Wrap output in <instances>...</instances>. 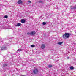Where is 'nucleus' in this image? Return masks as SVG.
I'll list each match as a JSON object with an SVG mask.
<instances>
[{
  "mask_svg": "<svg viewBox=\"0 0 76 76\" xmlns=\"http://www.w3.org/2000/svg\"><path fill=\"white\" fill-rule=\"evenodd\" d=\"M36 33V32L33 31L30 32V35H35Z\"/></svg>",
  "mask_w": 76,
  "mask_h": 76,
  "instance_id": "nucleus-4",
  "label": "nucleus"
},
{
  "mask_svg": "<svg viewBox=\"0 0 76 76\" xmlns=\"http://www.w3.org/2000/svg\"><path fill=\"white\" fill-rule=\"evenodd\" d=\"M76 8L75 7H73V8H72L73 9H76Z\"/></svg>",
  "mask_w": 76,
  "mask_h": 76,
  "instance_id": "nucleus-19",
  "label": "nucleus"
},
{
  "mask_svg": "<svg viewBox=\"0 0 76 76\" xmlns=\"http://www.w3.org/2000/svg\"><path fill=\"white\" fill-rule=\"evenodd\" d=\"M7 66V64H3V67H5Z\"/></svg>",
  "mask_w": 76,
  "mask_h": 76,
  "instance_id": "nucleus-9",
  "label": "nucleus"
},
{
  "mask_svg": "<svg viewBox=\"0 0 76 76\" xmlns=\"http://www.w3.org/2000/svg\"><path fill=\"white\" fill-rule=\"evenodd\" d=\"M31 47L33 48V47H35V45H31Z\"/></svg>",
  "mask_w": 76,
  "mask_h": 76,
  "instance_id": "nucleus-14",
  "label": "nucleus"
},
{
  "mask_svg": "<svg viewBox=\"0 0 76 76\" xmlns=\"http://www.w3.org/2000/svg\"><path fill=\"white\" fill-rule=\"evenodd\" d=\"M52 66H53L52 65H49L48 66V67L49 68H51V67H52Z\"/></svg>",
  "mask_w": 76,
  "mask_h": 76,
  "instance_id": "nucleus-10",
  "label": "nucleus"
},
{
  "mask_svg": "<svg viewBox=\"0 0 76 76\" xmlns=\"http://www.w3.org/2000/svg\"><path fill=\"white\" fill-rule=\"evenodd\" d=\"M18 51H22V50L20 49H18Z\"/></svg>",
  "mask_w": 76,
  "mask_h": 76,
  "instance_id": "nucleus-16",
  "label": "nucleus"
},
{
  "mask_svg": "<svg viewBox=\"0 0 76 76\" xmlns=\"http://www.w3.org/2000/svg\"><path fill=\"white\" fill-rule=\"evenodd\" d=\"M21 22L22 23H25V19H22L21 21Z\"/></svg>",
  "mask_w": 76,
  "mask_h": 76,
  "instance_id": "nucleus-6",
  "label": "nucleus"
},
{
  "mask_svg": "<svg viewBox=\"0 0 76 76\" xmlns=\"http://www.w3.org/2000/svg\"><path fill=\"white\" fill-rule=\"evenodd\" d=\"M45 47V45L44 44H42L41 46V48L42 49H44Z\"/></svg>",
  "mask_w": 76,
  "mask_h": 76,
  "instance_id": "nucleus-5",
  "label": "nucleus"
},
{
  "mask_svg": "<svg viewBox=\"0 0 76 76\" xmlns=\"http://www.w3.org/2000/svg\"><path fill=\"white\" fill-rule=\"evenodd\" d=\"M30 34H31L30 33H29V32L27 33V35H29Z\"/></svg>",
  "mask_w": 76,
  "mask_h": 76,
  "instance_id": "nucleus-18",
  "label": "nucleus"
},
{
  "mask_svg": "<svg viewBox=\"0 0 76 76\" xmlns=\"http://www.w3.org/2000/svg\"><path fill=\"white\" fill-rule=\"evenodd\" d=\"M18 4H22V2L21 0H19L18 2Z\"/></svg>",
  "mask_w": 76,
  "mask_h": 76,
  "instance_id": "nucleus-7",
  "label": "nucleus"
},
{
  "mask_svg": "<svg viewBox=\"0 0 76 76\" xmlns=\"http://www.w3.org/2000/svg\"><path fill=\"white\" fill-rule=\"evenodd\" d=\"M69 58H70L69 57H67V59H69Z\"/></svg>",
  "mask_w": 76,
  "mask_h": 76,
  "instance_id": "nucleus-20",
  "label": "nucleus"
},
{
  "mask_svg": "<svg viewBox=\"0 0 76 76\" xmlns=\"http://www.w3.org/2000/svg\"><path fill=\"white\" fill-rule=\"evenodd\" d=\"M70 69L71 70H73L74 69V68L73 66L70 67Z\"/></svg>",
  "mask_w": 76,
  "mask_h": 76,
  "instance_id": "nucleus-12",
  "label": "nucleus"
},
{
  "mask_svg": "<svg viewBox=\"0 0 76 76\" xmlns=\"http://www.w3.org/2000/svg\"><path fill=\"white\" fill-rule=\"evenodd\" d=\"M63 42H59L58 43H57V44H59V45H61V44H62V43H63Z\"/></svg>",
  "mask_w": 76,
  "mask_h": 76,
  "instance_id": "nucleus-11",
  "label": "nucleus"
},
{
  "mask_svg": "<svg viewBox=\"0 0 76 76\" xmlns=\"http://www.w3.org/2000/svg\"><path fill=\"white\" fill-rule=\"evenodd\" d=\"M21 25V24L20 23H18L17 25H15L16 26H20Z\"/></svg>",
  "mask_w": 76,
  "mask_h": 76,
  "instance_id": "nucleus-8",
  "label": "nucleus"
},
{
  "mask_svg": "<svg viewBox=\"0 0 76 76\" xmlns=\"http://www.w3.org/2000/svg\"><path fill=\"white\" fill-rule=\"evenodd\" d=\"M70 36V34L69 33H66L65 34H64L62 36V37L66 39V38H69Z\"/></svg>",
  "mask_w": 76,
  "mask_h": 76,
  "instance_id": "nucleus-1",
  "label": "nucleus"
},
{
  "mask_svg": "<svg viewBox=\"0 0 76 76\" xmlns=\"http://www.w3.org/2000/svg\"><path fill=\"white\" fill-rule=\"evenodd\" d=\"M39 3H41V1H39Z\"/></svg>",
  "mask_w": 76,
  "mask_h": 76,
  "instance_id": "nucleus-22",
  "label": "nucleus"
},
{
  "mask_svg": "<svg viewBox=\"0 0 76 76\" xmlns=\"http://www.w3.org/2000/svg\"><path fill=\"white\" fill-rule=\"evenodd\" d=\"M7 46H9V43H8L7 45L6 46L4 45L1 48V50H7Z\"/></svg>",
  "mask_w": 76,
  "mask_h": 76,
  "instance_id": "nucleus-2",
  "label": "nucleus"
},
{
  "mask_svg": "<svg viewBox=\"0 0 76 76\" xmlns=\"http://www.w3.org/2000/svg\"><path fill=\"white\" fill-rule=\"evenodd\" d=\"M4 18H8V16L7 15H5L4 16Z\"/></svg>",
  "mask_w": 76,
  "mask_h": 76,
  "instance_id": "nucleus-15",
  "label": "nucleus"
},
{
  "mask_svg": "<svg viewBox=\"0 0 76 76\" xmlns=\"http://www.w3.org/2000/svg\"><path fill=\"white\" fill-rule=\"evenodd\" d=\"M20 76H26L25 75H21Z\"/></svg>",
  "mask_w": 76,
  "mask_h": 76,
  "instance_id": "nucleus-21",
  "label": "nucleus"
},
{
  "mask_svg": "<svg viewBox=\"0 0 76 76\" xmlns=\"http://www.w3.org/2000/svg\"><path fill=\"white\" fill-rule=\"evenodd\" d=\"M28 3H31V1H28Z\"/></svg>",
  "mask_w": 76,
  "mask_h": 76,
  "instance_id": "nucleus-17",
  "label": "nucleus"
},
{
  "mask_svg": "<svg viewBox=\"0 0 76 76\" xmlns=\"http://www.w3.org/2000/svg\"><path fill=\"white\" fill-rule=\"evenodd\" d=\"M46 24H47V23H45V22H43V23H42V25H45Z\"/></svg>",
  "mask_w": 76,
  "mask_h": 76,
  "instance_id": "nucleus-13",
  "label": "nucleus"
},
{
  "mask_svg": "<svg viewBox=\"0 0 76 76\" xmlns=\"http://www.w3.org/2000/svg\"><path fill=\"white\" fill-rule=\"evenodd\" d=\"M33 72L34 74L37 75V74H38V69L36 68L33 70Z\"/></svg>",
  "mask_w": 76,
  "mask_h": 76,
  "instance_id": "nucleus-3",
  "label": "nucleus"
}]
</instances>
